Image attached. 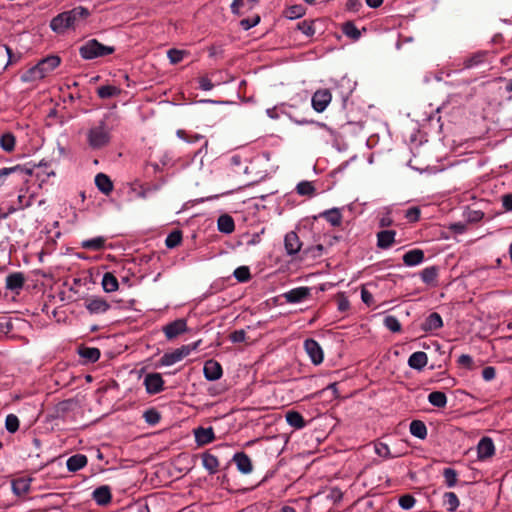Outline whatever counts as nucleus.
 <instances>
[{"label": "nucleus", "mask_w": 512, "mask_h": 512, "mask_svg": "<svg viewBox=\"0 0 512 512\" xmlns=\"http://www.w3.org/2000/svg\"><path fill=\"white\" fill-rule=\"evenodd\" d=\"M78 354L85 363H94L100 358V350L96 347L82 346L78 349Z\"/></svg>", "instance_id": "nucleus-25"}, {"label": "nucleus", "mask_w": 512, "mask_h": 512, "mask_svg": "<svg viewBox=\"0 0 512 512\" xmlns=\"http://www.w3.org/2000/svg\"><path fill=\"white\" fill-rule=\"evenodd\" d=\"M218 230L225 234H230L235 229L234 220L230 215L224 214L218 218Z\"/></svg>", "instance_id": "nucleus-30"}, {"label": "nucleus", "mask_w": 512, "mask_h": 512, "mask_svg": "<svg viewBox=\"0 0 512 512\" xmlns=\"http://www.w3.org/2000/svg\"><path fill=\"white\" fill-rule=\"evenodd\" d=\"M200 343L201 340H198L196 342H193L188 345H183L180 348L163 354V356L160 358V364L163 366H171L181 361L184 357L188 356L192 351L196 350Z\"/></svg>", "instance_id": "nucleus-4"}, {"label": "nucleus", "mask_w": 512, "mask_h": 512, "mask_svg": "<svg viewBox=\"0 0 512 512\" xmlns=\"http://www.w3.org/2000/svg\"><path fill=\"white\" fill-rule=\"evenodd\" d=\"M113 46L100 43L96 39H89L79 47V54L85 60H94L112 54Z\"/></svg>", "instance_id": "nucleus-2"}, {"label": "nucleus", "mask_w": 512, "mask_h": 512, "mask_svg": "<svg viewBox=\"0 0 512 512\" xmlns=\"http://www.w3.org/2000/svg\"><path fill=\"white\" fill-rule=\"evenodd\" d=\"M259 0H234L231 4V11L236 15H243L252 10Z\"/></svg>", "instance_id": "nucleus-17"}, {"label": "nucleus", "mask_w": 512, "mask_h": 512, "mask_svg": "<svg viewBox=\"0 0 512 512\" xmlns=\"http://www.w3.org/2000/svg\"><path fill=\"white\" fill-rule=\"evenodd\" d=\"M194 436L197 444L200 446L209 444L215 439L214 430L212 427H198L194 430Z\"/></svg>", "instance_id": "nucleus-16"}, {"label": "nucleus", "mask_w": 512, "mask_h": 512, "mask_svg": "<svg viewBox=\"0 0 512 512\" xmlns=\"http://www.w3.org/2000/svg\"><path fill=\"white\" fill-rule=\"evenodd\" d=\"M443 477L447 487H454L457 483L458 473L453 468H445L443 470Z\"/></svg>", "instance_id": "nucleus-47"}, {"label": "nucleus", "mask_w": 512, "mask_h": 512, "mask_svg": "<svg viewBox=\"0 0 512 512\" xmlns=\"http://www.w3.org/2000/svg\"><path fill=\"white\" fill-rule=\"evenodd\" d=\"M143 418L149 425H156L161 419L160 413L155 408H150L144 411Z\"/></svg>", "instance_id": "nucleus-46"}, {"label": "nucleus", "mask_w": 512, "mask_h": 512, "mask_svg": "<svg viewBox=\"0 0 512 512\" xmlns=\"http://www.w3.org/2000/svg\"><path fill=\"white\" fill-rule=\"evenodd\" d=\"M85 307L92 314H101L108 310L109 304L104 299L95 297L86 300Z\"/></svg>", "instance_id": "nucleus-18"}, {"label": "nucleus", "mask_w": 512, "mask_h": 512, "mask_svg": "<svg viewBox=\"0 0 512 512\" xmlns=\"http://www.w3.org/2000/svg\"><path fill=\"white\" fill-rule=\"evenodd\" d=\"M61 63V59L57 55H50L42 60H40L37 65L42 72L43 76L45 77L47 74H49L51 71H53L55 68H57Z\"/></svg>", "instance_id": "nucleus-14"}, {"label": "nucleus", "mask_w": 512, "mask_h": 512, "mask_svg": "<svg viewBox=\"0 0 512 512\" xmlns=\"http://www.w3.org/2000/svg\"><path fill=\"white\" fill-rule=\"evenodd\" d=\"M5 55H7L8 59L3 66L4 69L12 63V49L6 45L0 46V58H4Z\"/></svg>", "instance_id": "nucleus-61"}, {"label": "nucleus", "mask_w": 512, "mask_h": 512, "mask_svg": "<svg viewBox=\"0 0 512 512\" xmlns=\"http://www.w3.org/2000/svg\"><path fill=\"white\" fill-rule=\"evenodd\" d=\"M105 246L104 237H95L82 242V248L92 251L101 250Z\"/></svg>", "instance_id": "nucleus-40"}, {"label": "nucleus", "mask_w": 512, "mask_h": 512, "mask_svg": "<svg viewBox=\"0 0 512 512\" xmlns=\"http://www.w3.org/2000/svg\"><path fill=\"white\" fill-rule=\"evenodd\" d=\"M287 423L295 429H302L306 426V422L302 415L296 411H288L286 413Z\"/></svg>", "instance_id": "nucleus-33"}, {"label": "nucleus", "mask_w": 512, "mask_h": 512, "mask_svg": "<svg viewBox=\"0 0 512 512\" xmlns=\"http://www.w3.org/2000/svg\"><path fill=\"white\" fill-rule=\"evenodd\" d=\"M384 325L387 329H389L392 332H400L401 331V324L395 316H392V315L386 316L384 319Z\"/></svg>", "instance_id": "nucleus-51"}, {"label": "nucleus", "mask_w": 512, "mask_h": 512, "mask_svg": "<svg viewBox=\"0 0 512 512\" xmlns=\"http://www.w3.org/2000/svg\"><path fill=\"white\" fill-rule=\"evenodd\" d=\"M181 240H182V234L180 231L176 230V231L171 232L167 236V238L165 240V244L168 248H175L181 243Z\"/></svg>", "instance_id": "nucleus-48"}, {"label": "nucleus", "mask_w": 512, "mask_h": 512, "mask_svg": "<svg viewBox=\"0 0 512 512\" xmlns=\"http://www.w3.org/2000/svg\"><path fill=\"white\" fill-rule=\"evenodd\" d=\"M10 175H17L21 180H26V176L32 175V169L28 168L26 165L0 168V188Z\"/></svg>", "instance_id": "nucleus-5"}, {"label": "nucleus", "mask_w": 512, "mask_h": 512, "mask_svg": "<svg viewBox=\"0 0 512 512\" xmlns=\"http://www.w3.org/2000/svg\"><path fill=\"white\" fill-rule=\"evenodd\" d=\"M5 427L8 432L15 433L19 429V419L14 414H9L5 419Z\"/></svg>", "instance_id": "nucleus-50"}, {"label": "nucleus", "mask_w": 512, "mask_h": 512, "mask_svg": "<svg viewBox=\"0 0 512 512\" xmlns=\"http://www.w3.org/2000/svg\"><path fill=\"white\" fill-rule=\"evenodd\" d=\"M110 141L109 128L104 120L98 122L87 131V142L91 149L98 150Z\"/></svg>", "instance_id": "nucleus-3"}, {"label": "nucleus", "mask_w": 512, "mask_h": 512, "mask_svg": "<svg viewBox=\"0 0 512 512\" xmlns=\"http://www.w3.org/2000/svg\"><path fill=\"white\" fill-rule=\"evenodd\" d=\"M143 384L148 394H157L163 390L164 381L159 373H149L145 376Z\"/></svg>", "instance_id": "nucleus-9"}, {"label": "nucleus", "mask_w": 512, "mask_h": 512, "mask_svg": "<svg viewBox=\"0 0 512 512\" xmlns=\"http://www.w3.org/2000/svg\"><path fill=\"white\" fill-rule=\"evenodd\" d=\"M16 137L11 132H5L0 136V147L5 152H12L15 149Z\"/></svg>", "instance_id": "nucleus-32"}, {"label": "nucleus", "mask_w": 512, "mask_h": 512, "mask_svg": "<svg viewBox=\"0 0 512 512\" xmlns=\"http://www.w3.org/2000/svg\"><path fill=\"white\" fill-rule=\"evenodd\" d=\"M311 294L309 287H297L285 292L282 297L287 303L296 304L306 300Z\"/></svg>", "instance_id": "nucleus-8"}, {"label": "nucleus", "mask_w": 512, "mask_h": 512, "mask_svg": "<svg viewBox=\"0 0 512 512\" xmlns=\"http://www.w3.org/2000/svg\"><path fill=\"white\" fill-rule=\"evenodd\" d=\"M246 333L244 330H236L230 334V340L233 343H241L245 341Z\"/></svg>", "instance_id": "nucleus-62"}, {"label": "nucleus", "mask_w": 512, "mask_h": 512, "mask_svg": "<svg viewBox=\"0 0 512 512\" xmlns=\"http://www.w3.org/2000/svg\"><path fill=\"white\" fill-rule=\"evenodd\" d=\"M233 275L242 283L247 282L251 278L250 270L247 266H240L236 268Z\"/></svg>", "instance_id": "nucleus-49"}, {"label": "nucleus", "mask_w": 512, "mask_h": 512, "mask_svg": "<svg viewBox=\"0 0 512 512\" xmlns=\"http://www.w3.org/2000/svg\"><path fill=\"white\" fill-rule=\"evenodd\" d=\"M90 16L89 9L83 6L74 7L71 10L64 11L50 21V28L57 34H63L68 29H77L85 24L86 19Z\"/></svg>", "instance_id": "nucleus-1"}, {"label": "nucleus", "mask_w": 512, "mask_h": 512, "mask_svg": "<svg viewBox=\"0 0 512 512\" xmlns=\"http://www.w3.org/2000/svg\"><path fill=\"white\" fill-rule=\"evenodd\" d=\"M87 464V457L83 454H75L67 459L66 465L70 472H76Z\"/></svg>", "instance_id": "nucleus-26"}, {"label": "nucleus", "mask_w": 512, "mask_h": 512, "mask_svg": "<svg viewBox=\"0 0 512 512\" xmlns=\"http://www.w3.org/2000/svg\"><path fill=\"white\" fill-rule=\"evenodd\" d=\"M95 185L102 193L106 195H108L113 189V184L110 178L103 173H98L95 176Z\"/></svg>", "instance_id": "nucleus-29"}, {"label": "nucleus", "mask_w": 512, "mask_h": 512, "mask_svg": "<svg viewBox=\"0 0 512 512\" xmlns=\"http://www.w3.org/2000/svg\"><path fill=\"white\" fill-rule=\"evenodd\" d=\"M396 231L381 230L377 233V246L380 249H388L395 243Z\"/></svg>", "instance_id": "nucleus-19"}, {"label": "nucleus", "mask_w": 512, "mask_h": 512, "mask_svg": "<svg viewBox=\"0 0 512 512\" xmlns=\"http://www.w3.org/2000/svg\"><path fill=\"white\" fill-rule=\"evenodd\" d=\"M298 30H300L304 35L310 37L315 33L314 25L312 22L302 21L297 24Z\"/></svg>", "instance_id": "nucleus-57"}, {"label": "nucleus", "mask_w": 512, "mask_h": 512, "mask_svg": "<svg viewBox=\"0 0 512 512\" xmlns=\"http://www.w3.org/2000/svg\"><path fill=\"white\" fill-rule=\"evenodd\" d=\"M487 58V52L485 51H478L474 53L473 55L467 57L464 62V68L470 69L476 66H479L483 64L486 61Z\"/></svg>", "instance_id": "nucleus-28"}, {"label": "nucleus", "mask_w": 512, "mask_h": 512, "mask_svg": "<svg viewBox=\"0 0 512 512\" xmlns=\"http://www.w3.org/2000/svg\"><path fill=\"white\" fill-rule=\"evenodd\" d=\"M260 22V16H255L253 18H246V19H242L240 21V26L244 29V30H249L251 29L252 27L256 26L258 23Z\"/></svg>", "instance_id": "nucleus-59"}, {"label": "nucleus", "mask_w": 512, "mask_h": 512, "mask_svg": "<svg viewBox=\"0 0 512 512\" xmlns=\"http://www.w3.org/2000/svg\"><path fill=\"white\" fill-rule=\"evenodd\" d=\"M428 362L427 354L423 351H417L410 355L408 365L415 370H422Z\"/></svg>", "instance_id": "nucleus-24"}, {"label": "nucleus", "mask_w": 512, "mask_h": 512, "mask_svg": "<svg viewBox=\"0 0 512 512\" xmlns=\"http://www.w3.org/2000/svg\"><path fill=\"white\" fill-rule=\"evenodd\" d=\"M33 196L30 195L29 197H26L25 195L20 194L18 196V207L17 209H25L32 205L33 202Z\"/></svg>", "instance_id": "nucleus-60"}, {"label": "nucleus", "mask_w": 512, "mask_h": 512, "mask_svg": "<svg viewBox=\"0 0 512 512\" xmlns=\"http://www.w3.org/2000/svg\"><path fill=\"white\" fill-rule=\"evenodd\" d=\"M28 168H31L32 171L34 168H37L39 171L37 172L36 176L38 178H41V182H44L46 178H49L50 176H54L55 172L53 170H47V163H43L42 161L39 162L37 165L34 164L33 166H28Z\"/></svg>", "instance_id": "nucleus-43"}, {"label": "nucleus", "mask_w": 512, "mask_h": 512, "mask_svg": "<svg viewBox=\"0 0 512 512\" xmlns=\"http://www.w3.org/2000/svg\"><path fill=\"white\" fill-rule=\"evenodd\" d=\"M443 326L442 317L439 313L433 312L428 315L425 321L422 323V330L425 332H430L434 330H438Z\"/></svg>", "instance_id": "nucleus-21"}, {"label": "nucleus", "mask_w": 512, "mask_h": 512, "mask_svg": "<svg viewBox=\"0 0 512 512\" xmlns=\"http://www.w3.org/2000/svg\"><path fill=\"white\" fill-rule=\"evenodd\" d=\"M331 99L332 95L328 89L317 90L312 96V107L316 112L321 113L327 108Z\"/></svg>", "instance_id": "nucleus-6"}, {"label": "nucleus", "mask_w": 512, "mask_h": 512, "mask_svg": "<svg viewBox=\"0 0 512 512\" xmlns=\"http://www.w3.org/2000/svg\"><path fill=\"white\" fill-rule=\"evenodd\" d=\"M284 246L288 255H295L301 249V242L298 235L294 232H288L284 238Z\"/></svg>", "instance_id": "nucleus-15"}, {"label": "nucleus", "mask_w": 512, "mask_h": 512, "mask_svg": "<svg viewBox=\"0 0 512 512\" xmlns=\"http://www.w3.org/2000/svg\"><path fill=\"white\" fill-rule=\"evenodd\" d=\"M405 218L409 222H416L420 218V209L418 207H411L406 210L405 212Z\"/></svg>", "instance_id": "nucleus-58"}, {"label": "nucleus", "mask_w": 512, "mask_h": 512, "mask_svg": "<svg viewBox=\"0 0 512 512\" xmlns=\"http://www.w3.org/2000/svg\"><path fill=\"white\" fill-rule=\"evenodd\" d=\"M428 401L435 407L444 408L447 404V397L441 391H433L428 395Z\"/></svg>", "instance_id": "nucleus-37"}, {"label": "nucleus", "mask_w": 512, "mask_h": 512, "mask_svg": "<svg viewBox=\"0 0 512 512\" xmlns=\"http://www.w3.org/2000/svg\"><path fill=\"white\" fill-rule=\"evenodd\" d=\"M92 499L101 506L107 505L111 501V492L108 486L103 485L96 488L92 493Z\"/></svg>", "instance_id": "nucleus-23"}, {"label": "nucleus", "mask_w": 512, "mask_h": 512, "mask_svg": "<svg viewBox=\"0 0 512 512\" xmlns=\"http://www.w3.org/2000/svg\"><path fill=\"white\" fill-rule=\"evenodd\" d=\"M398 502H399V506L402 509L410 510L414 507V505L416 503V499L410 494H405L399 498Z\"/></svg>", "instance_id": "nucleus-53"}, {"label": "nucleus", "mask_w": 512, "mask_h": 512, "mask_svg": "<svg viewBox=\"0 0 512 512\" xmlns=\"http://www.w3.org/2000/svg\"><path fill=\"white\" fill-rule=\"evenodd\" d=\"M320 217L324 218L332 226H340L342 223V214L338 208L326 210L320 214Z\"/></svg>", "instance_id": "nucleus-31"}, {"label": "nucleus", "mask_w": 512, "mask_h": 512, "mask_svg": "<svg viewBox=\"0 0 512 512\" xmlns=\"http://www.w3.org/2000/svg\"><path fill=\"white\" fill-rule=\"evenodd\" d=\"M375 453L378 456L386 458V459H390V458L394 457L391 454L390 448L388 447V445L385 443H382V442H378L375 444Z\"/></svg>", "instance_id": "nucleus-55"}, {"label": "nucleus", "mask_w": 512, "mask_h": 512, "mask_svg": "<svg viewBox=\"0 0 512 512\" xmlns=\"http://www.w3.org/2000/svg\"><path fill=\"white\" fill-rule=\"evenodd\" d=\"M420 276L425 284L435 285L438 276V268L436 266L426 267L421 271Z\"/></svg>", "instance_id": "nucleus-34"}, {"label": "nucleus", "mask_w": 512, "mask_h": 512, "mask_svg": "<svg viewBox=\"0 0 512 512\" xmlns=\"http://www.w3.org/2000/svg\"><path fill=\"white\" fill-rule=\"evenodd\" d=\"M97 94L101 99H109L120 94V89L114 85H103L97 88Z\"/></svg>", "instance_id": "nucleus-36"}, {"label": "nucleus", "mask_w": 512, "mask_h": 512, "mask_svg": "<svg viewBox=\"0 0 512 512\" xmlns=\"http://www.w3.org/2000/svg\"><path fill=\"white\" fill-rule=\"evenodd\" d=\"M409 430L413 436H415L419 439H425L427 436L426 425L424 424V422H422L420 420H413L410 423Z\"/></svg>", "instance_id": "nucleus-35"}, {"label": "nucleus", "mask_w": 512, "mask_h": 512, "mask_svg": "<svg viewBox=\"0 0 512 512\" xmlns=\"http://www.w3.org/2000/svg\"><path fill=\"white\" fill-rule=\"evenodd\" d=\"M424 258L423 250L412 249L403 255L402 260L406 266L412 267L421 264L424 261Z\"/></svg>", "instance_id": "nucleus-20"}, {"label": "nucleus", "mask_w": 512, "mask_h": 512, "mask_svg": "<svg viewBox=\"0 0 512 512\" xmlns=\"http://www.w3.org/2000/svg\"><path fill=\"white\" fill-rule=\"evenodd\" d=\"M203 373L207 380L216 381L221 378L223 371L221 365L217 361L210 359L205 362Z\"/></svg>", "instance_id": "nucleus-12"}, {"label": "nucleus", "mask_w": 512, "mask_h": 512, "mask_svg": "<svg viewBox=\"0 0 512 512\" xmlns=\"http://www.w3.org/2000/svg\"><path fill=\"white\" fill-rule=\"evenodd\" d=\"M186 52L178 49H170L167 52V56L172 64H177L181 62L185 56Z\"/></svg>", "instance_id": "nucleus-56"}, {"label": "nucleus", "mask_w": 512, "mask_h": 512, "mask_svg": "<svg viewBox=\"0 0 512 512\" xmlns=\"http://www.w3.org/2000/svg\"><path fill=\"white\" fill-rule=\"evenodd\" d=\"M496 370L492 366H487L482 371V377L485 381H491L495 378Z\"/></svg>", "instance_id": "nucleus-63"}, {"label": "nucleus", "mask_w": 512, "mask_h": 512, "mask_svg": "<svg viewBox=\"0 0 512 512\" xmlns=\"http://www.w3.org/2000/svg\"><path fill=\"white\" fill-rule=\"evenodd\" d=\"M187 330L185 319H176L163 327V332L168 340L175 339Z\"/></svg>", "instance_id": "nucleus-7"}, {"label": "nucleus", "mask_w": 512, "mask_h": 512, "mask_svg": "<svg viewBox=\"0 0 512 512\" xmlns=\"http://www.w3.org/2000/svg\"><path fill=\"white\" fill-rule=\"evenodd\" d=\"M130 512H150L147 501L138 499L130 503Z\"/></svg>", "instance_id": "nucleus-52"}, {"label": "nucleus", "mask_w": 512, "mask_h": 512, "mask_svg": "<svg viewBox=\"0 0 512 512\" xmlns=\"http://www.w3.org/2000/svg\"><path fill=\"white\" fill-rule=\"evenodd\" d=\"M12 489L16 495H22L29 491L30 489V480L19 478L12 482Z\"/></svg>", "instance_id": "nucleus-41"}, {"label": "nucleus", "mask_w": 512, "mask_h": 512, "mask_svg": "<svg viewBox=\"0 0 512 512\" xmlns=\"http://www.w3.org/2000/svg\"><path fill=\"white\" fill-rule=\"evenodd\" d=\"M233 460L236 463L237 469L241 473L248 474V473L252 472V470H253L252 462L247 454H245L243 452L236 453L233 457Z\"/></svg>", "instance_id": "nucleus-22"}, {"label": "nucleus", "mask_w": 512, "mask_h": 512, "mask_svg": "<svg viewBox=\"0 0 512 512\" xmlns=\"http://www.w3.org/2000/svg\"><path fill=\"white\" fill-rule=\"evenodd\" d=\"M458 363L463 366V367H466V368H471L472 367V364H473V359L470 355H467V354H462L459 358H458Z\"/></svg>", "instance_id": "nucleus-64"}, {"label": "nucleus", "mask_w": 512, "mask_h": 512, "mask_svg": "<svg viewBox=\"0 0 512 512\" xmlns=\"http://www.w3.org/2000/svg\"><path fill=\"white\" fill-rule=\"evenodd\" d=\"M44 76L42 72L40 71L38 65L36 64L32 68L28 69L21 75V80L23 82H34L37 80L43 79Z\"/></svg>", "instance_id": "nucleus-38"}, {"label": "nucleus", "mask_w": 512, "mask_h": 512, "mask_svg": "<svg viewBox=\"0 0 512 512\" xmlns=\"http://www.w3.org/2000/svg\"><path fill=\"white\" fill-rule=\"evenodd\" d=\"M177 136L186 141V142H189V143H194V142H198L200 140H202L204 137L201 135V134H188L185 130H178L177 131Z\"/></svg>", "instance_id": "nucleus-54"}, {"label": "nucleus", "mask_w": 512, "mask_h": 512, "mask_svg": "<svg viewBox=\"0 0 512 512\" xmlns=\"http://www.w3.org/2000/svg\"><path fill=\"white\" fill-rule=\"evenodd\" d=\"M304 348L309 355L311 361L318 365L323 361V351L319 343L314 339H307L304 342Z\"/></svg>", "instance_id": "nucleus-10"}, {"label": "nucleus", "mask_w": 512, "mask_h": 512, "mask_svg": "<svg viewBox=\"0 0 512 512\" xmlns=\"http://www.w3.org/2000/svg\"><path fill=\"white\" fill-rule=\"evenodd\" d=\"M443 503L449 512H454L459 506V500L455 493L446 492L443 495Z\"/></svg>", "instance_id": "nucleus-42"}, {"label": "nucleus", "mask_w": 512, "mask_h": 512, "mask_svg": "<svg viewBox=\"0 0 512 512\" xmlns=\"http://www.w3.org/2000/svg\"><path fill=\"white\" fill-rule=\"evenodd\" d=\"M25 276L22 272H13L6 277L5 287L7 290L19 294L25 283Z\"/></svg>", "instance_id": "nucleus-11"}, {"label": "nucleus", "mask_w": 512, "mask_h": 512, "mask_svg": "<svg viewBox=\"0 0 512 512\" xmlns=\"http://www.w3.org/2000/svg\"><path fill=\"white\" fill-rule=\"evenodd\" d=\"M202 464L203 467L209 472V474L213 475L217 473L219 468L218 458L208 452L202 454Z\"/></svg>", "instance_id": "nucleus-27"}, {"label": "nucleus", "mask_w": 512, "mask_h": 512, "mask_svg": "<svg viewBox=\"0 0 512 512\" xmlns=\"http://www.w3.org/2000/svg\"><path fill=\"white\" fill-rule=\"evenodd\" d=\"M478 459L485 460L495 454V446L491 438L483 437L477 445Z\"/></svg>", "instance_id": "nucleus-13"}, {"label": "nucleus", "mask_w": 512, "mask_h": 512, "mask_svg": "<svg viewBox=\"0 0 512 512\" xmlns=\"http://www.w3.org/2000/svg\"><path fill=\"white\" fill-rule=\"evenodd\" d=\"M342 32L353 40H358L361 37L360 30L351 21H347L342 26Z\"/></svg>", "instance_id": "nucleus-44"}, {"label": "nucleus", "mask_w": 512, "mask_h": 512, "mask_svg": "<svg viewBox=\"0 0 512 512\" xmlns=\"http://www.w3.org/2000/svg\"><path fill=\"white\" fill-rule=\"evenodd\" d=\"M102 286L106 292H114L118 289V280L110 272L104 274L102 278Z\"/></svg>", "instance_id": "nucleus-39"}, {"label": "nucleus", "mask_w": 512, "mask_h": 512, "mask_svg": "<svg viewBox=\"0 0 512 512\" xmlns=\"http://www.w3.org/2000/svg\"><path fill=\"white\" fill-rule=\"evenodd\" d=\"M296 192L301 196L311 197L315 194V187L310 181H301L296 186Z\"/></svg>", "instance_id": "nucleus-45"}]
</instances>
